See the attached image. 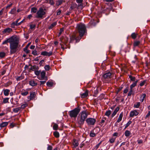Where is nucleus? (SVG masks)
I'll use <instances>...</instances> for the list:
<instances>
[{
  "instance_id": "obj_37",
  "label": "nucleus",
  "mask_w": 150,
  "mask_h": 150,
  "mask_svg": "<svg viewBox=\"0 0 150 150\" xmlns=\"http://www.w3.org/2000/svg\"><path fill=\"white\" fill-rule=\"evenodd\" d=\"M6 55V54L4 52H0V57L1 58L4 57Z\"/></svg>"
},
{
  "instance_id": "obj_52",
  "label": "nucleus",
  "mask_w": 150,
  "mask_h": 150,
  "mask_svg": "<svg viewBox=\"0 0 150 150\" xmlns=\"http://www.w3.org/2000/svg\"><path fill=\"white\" fill-rule=\"evenodd\" d=\"M63 31H64V28H61V29H60V32L58 35V37H59L60 36V35H61Z\"/></svg>"
},
{
  "instance_id": "obj_17",
  "label": "nucleus",
  "mask_w": 150,
  "mask_h": 150,
  "mask_svg": "<svg viewBox=\"0 0 150 150\" xmlns=\"http://www.w3.org/2000/svg\"><path fill=\"white\" fill-rule=\"evenodd\" d=\"M30 43H28L27 45L26 46V47L24 48V51L27 54L29 53L30 52V51L29 50H28V47H29V45H30Z\"/></svg>"
},
{
  "instance_id": "obj_38",
  "label": "nucleus",
  "mask_w": 150,
  "mask_h": 150,
  "mask_svg": "<svg viewBox=\"0 0 150 150\" xmlns=\"http://www.w3.org/2000/svg\"><path fill=\"white\" fill-rule=\"evenodd\" d=\"M140 43V42L138 41H135L133 44V45L134 47L137 46L139 45Z\"/></svg>"
},
{
  "instance_id": "obj_2",
  "label": "nucleus",
  "mask_w": 150,
  "mask_h": 150,
  "mask_svg": "<svg viewBox=\"0 0 150 150\" xmlns=\"http://www.w3.org/2000/svg\"><path fill=\"white\" fill-rule=\"evenodd\" d=\"M76 28L78 33H79V37L78 36V33H74L70 38V42L75 40L76 42L79 41L83 36L86 31V27L85 25L81 23L77 25Z\"/></svg>"
},
{
  "instance_id": "obj_8",
  "label": "nucleus",
  "mask_w": 150,
  "mask_h": 150,
  "mask_svg": "<svg viewBox=\"0 0 150 150\" xmlns=\"http://www.w3.org/2000/svg\"><path fill=\"white\" fill-rule=\"evenodd\" d=\"M85 120L79 117L77 118V123L79 126L80 127H81V126L83 125L84 123Z\"/></svg>"
},
{
  "instance_id": "obj_44",
  "label": "nucleus",
  "mask_w": 150,
  "mask_h": 150,
  "mask_svg": "<svg viewBox=\"0 0 150 150\" xmlns=\"http://www.w3.org/2000/svg\"><path fill=\"white\" fill-rule=\"evenodd\" d=\"M58 127V125L57 124L54 123L53 126V128L54 130H57V129Z\"/></svg>"
},
{
  "instance_id": "obj_51",
  "label": "nucleus",
  "mask_w": 150,
  "mask_h": 150,
  "mask_svg": "<svg viewBox=\"0 0 150 150\" xmlns=\"http://www.w3.org/2000/svg\"><path fill=\"white\" fill-rule=\"evenodd\" d=\"M32 54L34 55H38V54L37 53V52L36 50H33L32 52Z\"/></svg>"
},
{
  "instance_id": "obj_21",
  "label": "nucleus",
  "mask_w": 150,
  "mask_h": 150,
  "mask_svg": "<svg viewBox=\"0 0 150 150\" xmlns=\"http://www.w3.org/2000/svg\"><path fill=\"white\" fill-rule=\"evenodd\" d=\"M88 95V91L86 90L83 93L81 94V97L82 98H84L86 97Z\"/></svg>"
},
{
  "instance_id": "obj_42",
  "label": "nucleus",
  "mask_w": 150,
  "mask_h": 150,
  "mask_svg": "<svg viewBox=\"0 0 150 150\" xmlns=\"http://www.w3.org/2000/svg\"><path fill=\"white\" fill-rule=\"evenodd\" d=\"M37 11V8L35 7H33L31 8V12L35 13Z\"/></svg>"
},
{
  "instance_id": "obj_23",
  "label": "nucleus",
  "mask_w": 150,
  "mask_h": 150,
  "mask_svg": "<svg viewBox=\"0 0 150 150\" xmlns=\"http://www.w3.org/2000/svg\"><path fill=\"white\" fill-rule=\"evenodd\" d=\"M41 76V79H45V77L46 72L44 71H42L40 72Z\"/></svg>"
},
{
  "instance_id": "obj_45",
  "label": "nucleus",
  "mask_w": 150,
  "mask_h": 150,
  "mask_svg": "<svg viewBox=\"0 0 150 150\" xmlns=\"http://www.w3.org/2000/svg\"><path fill=\"white\" fill-rule=\"evenodd\" d=\"M53 83L52 82H47V85L49 87H51L53 86Z\"/></svg>"
},
{
  "instance_id": "obj_49",
  "label": "nucleus",
  "mask_w": 150,
  "mask_h": 150,
  "mask_svg": "<svg viewBox=\"0 0 150 150\" xmlns=\"http://www.w3.org/2000/svg\"><path fill=\"white\" fill-rule=\"evenodd\" d=\"M41 71H35V74L37 76H38L40 74V73Z\"/></svg>"
},
{
  "instance_id": "obj_24",
  "label": "nucleus",
  "mask_w": 150,
  "mask_h": 150,
  "mask_svg": "<svg viewBox=\"0 0 150 150\" xmlns=\"http://www.w3.org/2000/svg\"><path fill=\"white\" fill-rule=\"evenodd\" d=\"M138 80H136L135 82L133 83L132 84L130 85V88L132 89L135 86L138 81Z\"/></svg>"
},
{
  "instance_id": "obj_35",
  "label": "nucleus",
  "mask_w": 150,
  "mask_h": 150,
  "mask_svg": "<svg viewBox=\"0 0 150 150\" xmlns=\"http://www.w3.org/2000/svg\"><path fill=\"white\" fill-rule=\"evenodd\" d=\"M16 8H14L11 9V11L10 12V13L12 14H14L16 13Z\"/></svg>"
},
{
  "instance_id": "obj_56",
  "label": "nucleus",
  "mask_w": 150,
  "mask_h": 150,
  "mask_svg": "<svg viewBox=\"0 0 150 150\" xmlns=\"http://www.w3.org/2000/svg\"><path fill=\"white\" fill-rule=\"evenodd\" d=\"M36 27V25L35 24H31L30 25V29H32L35 28Z\"/></svg>"
},
{
  "instance_id": "obj_39",
  "label": "nucleus",
  "mask_w": 150,
  "mask_h": 150,
  "mask_svg": "<svg viewBox=\"0 0 150 150\" xmlns=\"http://www.w3.org/2000/svg\"><path fill=\"white\" fill-rule=\"evenodd\" d=\"M137 35V34L135 33H133L131 34V36L133 39H135L136 38Z\"/></svg>"
},
{
  "instance_id": "obj_6",
  "label": "nucleus",
  "mask_w": 150,
  "mask_h": 150,
  "mask_svg": "<svg viewBox=\"0 0 150 150\" xmlns=\"http://www.w3.org/2000/svg\"><path fill=\"white\" fill-rule=\"evenodd\" d=\"M96 121L95 119L91 118H88L86 120V122L89 126L94 125Z\"/></svg>"
},
{
  "instance_id": "obj_60",
  "label": "nucleus",
  "mask_w": 150,
  "mask_h": 150,
  "mask_svg": "<svg viewBox=\"0 0 150 150\" xmlns=\"http://www.w3.org/2000/svg\"><path fill=\"white\" fill-rule=\"evenodd\" d=\"M40 85L41 86L45 84L46 83V81H40Z\"/></svg>"
},
{
  "instance_id": "obj_54",
  "label": "nucleus",
  "mask_w": 150,
  "mask_h": 150,
  "mask_svg": "<svg viewBox=\"0 0 150 150\" xmlns=\"http://www.w3.org/2000/svg\"><path fill=\"white\" fill-rule=\"evenodd\" d=\"M96 136L95 134L92 132H91L90 134V136L91 137H93Z\"/></svg>"
},
{
  "instance_id": "obj_7",
  "label": "nucleus",
  "mask_w": 150,
  "mask_h": 150,
  "mask_svg": "<svg viewBox=\"0 0 150 150\" xmlns=\"http://www.w3.org/2000/svg\"><path fill=\"white\" fill-rule=\"evenodd\" d=\"M88 114L85 111H83L80 113L78 117L85 120Z\"/></svg>"
},
{
  "instance_id": "obj_30",
  "label": "nucleus",
  "mask_w": 150,
  "mask_h": 150,
  "mask_svg": "<svg viewBox=\"0 0 150 150\" xmlns=\"http://www.w3.org/2000/svg\"><path fill=\"white\" fill-rule=\"evenodd\" d=\"M140 105V103L139 102H137L135 104H134L133 107L134 108H138L139 107Z\"/></svg>"
},
{
  "instance_id": "obj_16",
  "label": "nucleus",
  "mask_w": 150,
  "mask_h": 150,
  "mask_svg": "<svg viewBox=\"0 0 150 150\" xmlns=\"http://www.w3.org/2000/svg\"><path fill=\"white\" fill-rule=\"evenodd\" d=\"M123 115V112H122L120 114L119 117L117 120V122L119 123L122 120V119Z\"/></svg>"
},
{
  "instance_id": "obj_32",
  "label": "nucleus",
  "mask_w": 150,
  "mask_h": 150,
  "mask_svg": "<svg viewBox=\"0 0 150 150\" xmlns=\"http://www.w3.org/2000/svg\"><path fill=\"white\" fill-rule=\"evenodd\" d=\"M131 134L130 132L128 130H127L125 132V136L127 137L129 136Z\"/></svg>"
},
{
  "instance_id": "obj_22",
  "label": "nucleus",
  "mask_w": 150,
  "mask_h": 150,
  "mask_svg": "<svg viewBox=\"0 0 150 150\" xmlns=\"http://www.w3.org/2000/svg\"><path fill=\"white\" fill-rule=\"evenodd\" d=\"M8 124L7 122H3L0 124V127H4L6 126Z\"/></svg>"
},
{
  "instance_id": "obj_11",
  "label": "nucleus",
  "mask_w": 150,
  "mask_h": 150,
  "mask_svg": "<svg viewBox=\"0 0 150 150\" xmlns=\"http://www.w3.org/2000/svg\"><path fill=\"white\" fill-rule=\"evenodd\" d=\"M139 114V112L136 110H134L131 111L130 113V117H133L134 116H136Z\"/></svg>"
},
{
  "instance_id": "obj_36",
  "label": "nucleus",
  "mask_w": 150,
  "mask_h": 150,
  "mask_svg": "<svg viewBox=\"0 0 150 150\" xmlns=\"http://www.w3.org/2000/svg\"><path fill=\"white\" fill-rule=\"evenodd\" d=\"M53 134L54 136L56 138H58L59 136V133L57 131L54 132Z\"/></svg>"
},
{
  "instance_id": "obj_9",
  "label": "nucleus",
  "mask_w": 150,
  "mask_h": 150,
  "mask_svg": "<svg viewBox=\"0 0 150 150\" xmlns=\"http://www.w3.org/2000/svg\"><path fill=\"white\" fill-rule=\"evenodd\" d=\"M52 54V51H50L48 52L46 51H43L41 52V55L44 56H47L50 57L51 56Z\"/></svg>"
},
{
  "instance_id": "obj_59",
  "label": "nucleus",
  "mask_w": 150,
  "mask_h": 150,
  "mask_svg": "<svg viewBox=\"0 0 150 150\" xmlns=\"http://www.w3.org/2000/svg\"><path fill=\"white\" fill-rule=\"evenodd\" d=\"M106 8L104 9V10H107L108 8H111V5L110 6H108V5H106Z\"/></svg>"
},
{
  "instance_id": "obj_64",
  "label": "nucleus",
  "mask_w": 150,
  "mask_h": 150,
  "mask_svg": "<svg viewBox=\"0 0 150 150\" xmlns=\"http://www.w3.org/2000/svg\"><path fill=\"white\" fill-rule=\"evenodd\" d=\"M138 143V144H141L142 143L143 141L142 140H137Z\"/></svg>"
},
{
  "instance_id": "obj_46",
  "label": "nucleus",
  "mask_w": 150,
  "mask_h": 150,
  "mask_svg": "<svg viewBox=\"0 0 150 150\" xmlns=\"http://www.w3.org/2000/svg\"><path fill=\"white\" fill-rule=\"evenodd\" d=\"M28 106V104H25L22 105L21 107H20V109H21V108L23 109L25 108L26 106Z\"/></svg>"
},
{
  "instance_id": "obj_29",
  "label": "nucleus",
  "mask_w": 150,
  "mask_h": 150,
  "mask_svg": "<svg viewBox=\"0 0 150 150\" xmlns=\"http://www.w3.org/2000/svg\"><path fill=\"white\" fill-rule=\"evenodd\" d=\"M57 23L56 22H54L52 23L51 25L48 27L49 29H51L54 26L57 25Z\"/></svg>"
},
{
  "instance_id": "obj_63",
  "label": "nucleus",
  "mask_w": 150,
  "mask_h": 150,
  "mask_svg": "<svg viewBox=\"0 0 150 150\" xmlns=\"http://www.w3.org/2000/svg\"><path fill=\"white\" fill-rule=\"evenodd\" d=\"M61 10H58V11L57 12V15H59L61 13Z\"/></svg>"
},
{
  "instance_id": "obj_48",
  "label": "nucleus",
  "mask_w": 150,
  "mask_h": 150,
  "mask_svg": "<svg viewBox=\"0 0 150 150\" xmlns=\"http://www.w3.org/2000/svg\"><path fill=\"white\" fill-rule=\"evenodd\" d=\"M115 138L112 137L110 139L109 141L111 143H113L115 142Z\"/></svg>"
},
{
  "instance_id": "obj_13",
  "label": "nucleus",
  "mask_w": 150,
  "mask_h": 150,
  "mask_svg": "<svg viewBox=\"0 0 150 150\" xmlns=\"http://www.w3.org/2000/svg\"><path fill=\"white\" fill-rule=\"evenodd\" d=\"M60 41L62 43L66 44L68 41V38L66 37L65 38H60Z\"/></svg>"
},
{
  "instance_id": "obj_14",
  "label": "nucleus",
  "mask_w": 150,
  "mask_h": 150,
  "mask_svg": "<svg viewBox=\"0 0 150 150\" xmlns=\"http://www.w3.org/2000/svg\"><path fill=\"white\" fill-rule=\"evenodd\" d=\"M19 20V19H18L15 22H13L11 24V27L12 28H14L15 25L16 26H18L19 25L18 22Z\"/></svg>"
},
{
  "instance_id": "obj_31",
  "label": "nucleus",
  "mask_w": 150,
  "mask_h": 150,
  "mask_svg": "<svg viewBox=\"0 0 150 150\" xmlns=\"http://www.w3.org/2000/svg\"><path fill=\"white\" fill-rule=\"evenodd\" d=\"M9 98H6L3 99V101L2 103V104L6 103L8 102V100Z\"/></svg>"
},
{
  "instance_id": "obj_12",
  "label": "nucleus",
  "mask_w": 150,
  "mask_h": 150,
  "mask_svg": "<svg viewBox=\"0 0 150 150\" xmlns=\"http://www.w3.org/2000/svg\"><path fill=\"white\" fill-rule=\"evenodd\" d=\"M35 92H30V96L28 97V99L30 100H33L35 98Z\"/></svg>"
},
{
  "instance_id": "obj_53",
  "label": "nucleus",
  "mask_w": 150,
  "mask_h": 150,
  "mask_svg": "<svg viewBox=\"0 0 150 150\" xmlns=\"http://www.w3.org/2000/svg\"><path fill=\"white\" fill-rule=\"evenodd\" d=\"M133 92V89H131L130 88V91L128 94V96H130L131 94H132Z\"/></svg>"
},
{
  "instance_id": "obj_10",
  "label": "nucleus",
  "mask_w": 150,
  "mask_h": 150,
  "mask_svg": "<svg viewBox=\"0 0 150 150\" xmlns=\"http://www.w3.org/2000/svg\"><path fill=\"white\" fill-rule=\"evenodd\" d=\"M12 31V29L10 28H7L4 29V30L2 31V33L3 34L5 33L9 34Z\"/></svg>"
},
{
  "instance_id": "obj_3",
  "label": "nucleus",
  "mask_w": 150,
  "mask_h": 150,
  "mask_svg": "<svg viewBox=\"0 0 150 150\" xmlns=\"http://www.w3.org/2000/svg\"><path fill=\"white\" fill-rule=\"evenodd\" d=\"M81 110L79 107H78L69 112V115L71 117L76 118Z\"/></svg>"
},
{
  "instance_id": "obj_50",
  "label": "nucleus",
  "mask_w": 150,
  "mask_h": 150,
  "mask_svg": "<svg viewBox=\"0 0 150 150\" xmlns=\"http://www.w3.org/2000/svg\"><path fill=\"white\" fill-rule=\"evenodd\" d=\"M132 123V122L129 121L126 125L125 129H126Z\"/></svg>"
},
{
  "instance_id": "obj_26",
  "label": "nucleus",
  "mask_w": 150,
  "mask_h": 150,
  "mask_svg": "<svg viewBox=\"0 0 150 150\" xmlns=\"http://www.w3.org/2000/svg\"><path fill=\"white\" fill-rule=\"evenodd\" d=\"M38 68H39L38 67H37L36 65H34L31 67L30 69L32 71H35L38 69Z\"/></svg>"
},
{
  "instance_id": "obj_40",
  "label": "nucleus",
  "mask_w": 150,
  "mask_h": 150,
  "mask_svg": "<svg viewBox=\"0 0 150 150\" xmlns=\"http://www.w3.org/2000/svg\"><path fill=\"white\" fill-rule=\"evenodd\" d=\"M12 83V82L10 81H8L6 83L4 84V86L5 87H7L9 85H10Z\"/></svg>"
},
{
  "instance_id": "obj_19",
  "label": "nucleus",
  "mask_w": 150,
  "mask_h": 150,
  "mask_svg": "<svg viewBox=\"0 0 150 150\" xmlns=\"http://www.w3.org/2000/svg\"><path fill=\"white\" fill-rule=\"evenodd\" d=\"M146 96V94L145 93L143 94L141 96L140 98V100L141 102H143L144 101V99L145 98Z\"/></svg>"
},
{
  "instance_id": "obj_5",
  "label": "nucleus",
  "mask_w": 150,
  "mask_h": 150,
  "mask_svg": "<svg viewBox=\"0 0 150 150\" xmlns=\"http://www.w3.org/2000/svg\"><path fill=\"white\" fill-rule=\"evenodd\" d=\"M112 74L110 72L104 74L103 76V79L105 81H109L112 77Z\"/></svg>"
},
{
  "instance_id": "obj_55",
  "label": "nucleus",
  "mask_w": 150,
  "mask_h": 150,
  "mask_svg": "<svg viewBox=\"0 0 150 150\" xmlns=\"http://www.w3.org/2000/svg\"><path fill=\"white\" fill-rule=\"evenodd\" d=\"M146 82V81L145 80H144L141 82L139 84L140 86L141 87L144 86L145 83Z\"/></svg>"
},
{
  "instance_id": "obj_57",
  "label": "nucleus",
  "mask_w": 150,
  "mask_h": 150,
  "mask_svg": "<svg viewBox=\"0 0 150 150\" xmlns=\"http://www.w3.org/2000/svg\"><path fill=\"white\" fill-rule=\"evenodd\" d=\"M23 78V76H19L16 78V80L17 81H20Z\"/></svg>"
},
{
  "instance_id": "obj_41",
  "label": "nucleus",
  "mask_w": 150,
  "mask_h": 150,
  "mask_svg": "<svg viewBox=\"0 0 150 150\" xmlns=\"http://www.w3.org/2000/svg\"><path fill=\"white\" fill-rule=\"evenodd\" d=\"M111 111L110 110H109L106 111L105 115L109 117L110 115Z\"/></svg>"
},
{
  "instance_id": "obj_28",
  "label": "nucleus",
  "mask_w": 150,
  "mask_h": 150,
  "mask_svg": "<svg viewBox=\"0 0 150 150\" xmlns=\"http://www.w3.org/2000/svg\"><path fill=\"white\" fill-rule=\"evenodd\" d=\"M10 91L8 89H5L4 91V93L5 96H8L9 95Z\"/></svg>"
},
{
  "instance_id": "obj_47",
  "label": "nucleus",
  "mask_w": 150,
  "mask_h": 150,
  "mask_svg": "<svg viewBox=\"0 0 150 150\" xmlns=\"http://www.w3.org/2000/svg\"><path fill=\"white\" fill-rule=\"evenodd\" d=\"M129 78L130 79L131 81H134V82L135 81V78L134 77H133L131 75L129 76Z\"/></svg>"
},
{
  "instance_id": "obj_4",
  "label": "nucleus",
  "mask_w": 150,
  "mask_h": 150,
  "mask_svg": "<svg viewBox=\"0 0 150 150\" xmlns=\"http://www.w3.org/2000/svg\"><path fill=\"white\" fill-rule=\"evenodd\" d=\"M45 14V12L44 11L42 8L40 7L37 13V16L36 17L37 18H40L42 19L43 18V16Z\"/></svg>"
},
{
  "instance_id": "obj_61",
  "label": "nucleus",
  "mask_w": 150,
  "mask_h": 150,
  "mask_svg": "<svg viewBox=\"0 0 150 150\" xmlns=\"http://www.w3.org/2000/svg\"><path fill=\"white\" fill-rule=\"evenodd\" d=\"M128 88H125L124 91V93H126L128 92Z\"/></svg>"
},
{
  "instance_id": "obj_1",
  "label": "nucleus",
  "mask_w": 150,
  "mask_h": 150,
  "mask_svg": "<svg viewBox=\"0 0 150 150\" xmlns=\"http://www.w3.org/2000/svg\"><path fill=\"white\" fill-rule=\"evenodd\" d=\"M8 42L10 43V53L12 54L15 53L18 48L19 42L18 38L16 37L12 36L3 42L2 44H6Z\"/></svg>"
},
{
  "instance_id": "obj_33",
  "label": "nucleus",
  "mask_w": 150,
  "mask_h": 150,
  "mask_svg": "<svg viewBox=\"0 0 150 150\" xmlns=\"http://www.w3.org/2000/svg\"><path fill=\"white\" fill-rule=\"evenodd\" d=\"M46 3L50 4L51 5H53L54 3L53 0H46Z\"/></svg>"
},
{
  "instance_id": "obj_20",
  "label": "nucleus",
  "mask_w": 150,
  "mask_h": 150,
  "mask_svg": "<svg viewBox=\"0 0 150 150\" xmlns=\"http://www.w3.org/2000/svg\"><path fill=\"white\" fill-rule=\"evenodd\" d=\"M73 145L74 147L76 148L79 145L78 141L76 139H74L73 140Z\"/></svg>"
},
{
  "instance_id": "obj_18",
  "label": "nucleus",
  "mask_w": 150,
  "mask_h": 150,
  "mask_svg": "<svg viewBox=\"0 0 150 150\" xmlns=\"http://www.w3.org/2000/svg\"><path fill=\"white\" fill-rule=\"evenodd\" d=\"M29 84L32 86H36L37 85V83L34 80H32L29 81Z\"/></svg>"
},
{
  "instance_id": "obj_43",
  "label": "nucleus",
  "mask_w": 150,
  "mask_h": 150,
  "mask_svg": "<svg viewBox=\"0 0 150 150\" xmlns=\"http://www.w3.org/2000/svg\"><path fill=\"white\" fill-rule=\"evenodd\" d=\"M44 68L46 70L48 71L50 69V67L49 65H46L44 67Z\"/></svg>"
},
{
  "instance_id": "obj_62",
  "label": "nucleus",
  "mask_w": 150,
  "mask_h": 150,
  "mask_svg": "<svg viewBox=\"0 0 150 150\" xmlns=\"http://www.w3.org/2000/svg\"><path fill=\"white\" fill-rule=\"evenodd\" d=\"M150 115V111H149L148 113L145 116V118H148L149 116Z\"/></svg>"
},
{
  "instance_id": "obj_15",
  "label": "nucleus",
  "mask_w": 150,
  "mask_h": 150,
  "mask_svg": "<svg viewBox=\"0 0 150 150\" xmlns=\"http://www.w3.org/2000/svg\"><path fill=\"white\" fill-rule=\"evenodd\" d=\"M120 109V108L119 107H117L115 110L114 111L113 113L111 115V117H114L116 114L117 112L119 111Z\"/></svg>"
},
{
  "instance_id": "obj_25",
  "label": "nucleus",
  "mask_w": 150,
  "mask_h": 150,
  "mask_svg": "<svg viewBox=\"0 0 150 150\" xmlns=\"http://www.w3.org/2000/svg\"><path fill=\"white\" fill-rule=\"evenodd\" d=\"M28 94V91H25L24 90H22L21 91V94L23 96H26Z\"/></svg>"
},
{
  "instance_id": "obj_34",
  "label": "nucleus",
  "mask_w": 150,
  "mask_h": 150,
  "mask_svg": "<svg viewBox=\"0 0 150 150\" xmlns=\"http://www.w3.org/2000/svg\"><path fill=\"white\" fill-rule=\"evenodd\" d=\"M21 110L20 107L17 108H14L13 110V111L15 113H17Z\"/></svg>"
},
{
  "instance_id": "obj_27",
  "label": "nucleus",
  "mask_w": 150,
  "mask_h": 150,
  "mask_svg": "<svg viewBox=\"0 0 150 150\" xmlns=\"http://www.w3.org/2000/svg\"><path fill=\"white\" fill-rule=\"evenodd\" d=\"M63 2V0H57L56 2V5L59 6L61 5Z\"/></svg>"
},
{
  "instance_id": "obj_58",
  "label": "nucleus",
  "mask_w": 150,
  "mask_h": 150,
  "mask_svg": "<svg viewBox=\"0 0 150 150\" xmlns=\"http://www.w3.org/2000/svg\"><path fill=\"white\" fill-rule=\"evenodd\" d=\"M52 146L50 145H48L47 150H52Z\"/></svg>"
}]
</instances>
